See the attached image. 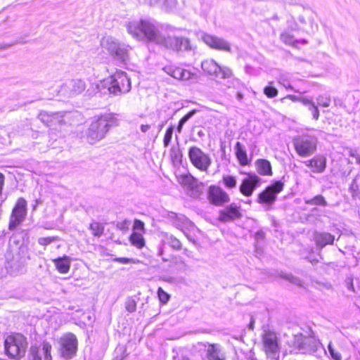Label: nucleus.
Returning <instances> with one entry per match:
<instances>
[{"label":"nucleus","mask_w":360,"mask_h":360,"mask_svg":"<svg viewBox=\"0 0 360 360\" xmlns=\"http://www.w3.org/2000/svg\"><path fill=\"white\" fill-rule=\"evenodd\" d=\"M129 241L132 245L138 249H142L146 245L143 233L138 231L132 232L129 236Z\"/></svg>","instance_id":"obj_30"},{"label":"nucleus","mask_w":360,"mask_h":360,"mask_svg":"<svg viewBox=\"0 0 360 360\" xmlns=\"http://www.w3.org/2000/svg\"><path fill=\"white\" fill-rule=\"evenodd\" d=\"M164 46L174 51H189L192 49L190 41L185 37L168 36Z\"/></svg>","instance_id":"obj_14"},{"label":"nucleus","mask_w":360,"mask_h":360,"mask_svg":"<svg viewBox=\"0 0 360 360\" xmlns=\"http://www.w3.org/2000/svg\"><path fill=\"white\" fill-rule=\"evenodd\" d=\"M165 241L167 244H169L173 249L179 250L181 247V243L175 237L173 236H169L167 233H165Z\"/></svg>","instance_id":"obj_34"},{"label":"nucleus","mask_w":360,"mask_h":360,"mask_svg":"<svg viewBox=\"0 0 360 360\" xmlns=\"http://www.w3.org/2000/svg\"><path fill=\"white\" fill-rule=\"evenodd\" d=\"M201 67L203 71L207 74L221 79L230 78L232 75V72L229 68L219 66L212 59L203 60L201 63Z\"/></svg>","instance_id":"obj_8"},{"label":"nucleus","mask_w":360,"mask_h":360,"mask_svg":"<svg viewBox=\"0 0 360 360\" xmlns=\"http://www.w3.org/2000/svg\"><path fill=\"white\" fill-rule=\"evenodd\" d=\"M223 183L228 189L234 188L236 186V179L233 176H223Z\"/></svg>","instance_id":"obj_38"},{"label":"nucleus","mask_w":360,"mask_h":360,"mask_svg":"<svg viewBox=\"0 0 360 360\" xmlns=\"http://www.w3.org/2000/svg\"><path fill=\"white\" fill-rule=\"evenodd\" d=\"M90 229L94 236L100 237L103 233L104 228L101 224L93 222L90 224Z\"/></svg>","instance_id":"obj_35"},{"label":"nucleus","mask_w":360,"mask_h":360,"mask_svg":"<svg viewBox=\"0 0 360 360\" xmlns=\"http://www.w3.org/2000/svg\"><path fill=\"white\" fill-rule=\"evenodd\" d=\"M328 349L330 353L331 358L334 360H342L341 354L336 351L333 346L332 342H330L328 345Z\"/></svg>","instance_id":"obj_42"},{"label":"nucleus","mask_w":360,"mask_h":360,"mask_svg":"<svg viewBox=\"0 0 360 360\" xmlns=\"http://www.w3.org/2000/svg\"><path fill=\"white\" fill-rule=\"evenodd\" d=\"M285 278L292 283H295L298 285H301V281L299 278H295L292 275H287Z\"/></svg>","instance_id":"obj_54"},{"label":"nucleus","mask_w":360,"mask_h":360,"mask_svg":"<svg viewBox=\"0 0 360 360\" xmlns=\"http://www.w3.org/2000/svg\"><path fill=\"white\" fill-rule=\"evenodd\" d=\"M125 27L129 35L138 41H148L164 46L167 37L160 32L158 23L151 19H134L127 21Z\"/></svg>","instance_id":"obj_1"},{"label":"nucleus","mask_w":360,"mask_h":360,"mask_svg":"<svg viewBox=\"0 0 360 360\" xmlns=\"http://www.w3.org/2000/svg\"><path fill=\"white\" fill-rule=\"evenodd\" d=\"M304 202L307 205H321V206H326L327 202L326 201L323 196L321 195H316L311 199H307L304 200Z\"/></svg>","instance_id":"obj_32"},{"label":"nucleus","mask_w":360,"mask_h":360,"mask_svg":"<svg viewBox=\"0 0 360 360\" xmlns=\"http://www.w3.org/2000/svg\"><path fill=\"white\" fill-rule=\"evenodd\" d=\"M120 42L110 36L103 37L101 41V46L104 51H106L110 56L115 51Z\"/></svg>","instance_id":"obj_24"},{"label":"nucleus","mask_w":360,"mask_h":360,"mask_svg":"<svg viewBox=\"0 0 360 360\" xmlns=\"http://www.w3.org/2000/svg\"><path fill=\"white\" fill-rule=\"evenodd\" d=\"M272 84H273V82H269L270 85L268 86H266L264 89V94L268 98H274L278 95V91L275 87L271 86Z\"/></svg>","instance_id":"obj_41"},{"label":"nucleus","mask_w":360,"mask_h":360,"mask_svg":"<svg viewBox=\"0 0 360 360\" xmlns=\"http://www.w3.org/2000/svg\"><path fill=\"white\" fill-rule=\"evenodd\" d=\"M27 202L23 198H19L11 216L9 229H13L19 225L25 219L27 213Z\"/></svg>","instance_id":"obj_10"},{"label":"nucleus","mask_w":360,"mask_h":360,"mask_svg":"<svg viewBox=\"0 0 360 360\" xmlns=\"http://www.w3.org/2000/svg\"><path fill=\"white\" fill-rule=\"evenodd\" d=\"M133 231L143 233L145 232L144 223L139 219H135L133 226Z\"/></svg>","instance_id":"obj_46"},{"label":"nucleus","mask_w":360,"mask_h":360,"mask_svg":"<svg viewBox=\"0 0 360 360\" xmlns=\"http://www.w3.org/2000/svg\"><path fill=\"white\" fill-rule=\"evenodd\" d=\"M129 225V222L127 220L122 221L117 224V228L123 231L128 229Z\"/></svg>","instance_id":"obj_53"},{"label":"nucleus","mask_w":360,"mask_h":360,"mask_svg":"<svg viewBox=\"0 0 360 360\" xmlns=\"http://www.w3.org/2000/svg\"><path fill=\"white\" fill-rule=\"evenodd\" d=\"M350 155L356 159V162L357 164L360 165V155L351 153Z\"/></svg>","instance_id":"obj_59"},{"label":"nucleus","mask_w":360,"mask_h":360,"mask_svg":"<svg viewBox=\"0 0 360 360\" xmlns=\"http://www.w3.org/2000/svg\"><path fill=\"white\" fill-rule=\"evenodd\" d=\"M56 240L54 237H41L38 239V243L41 245H47Z\"/></svg>","instance_id":"obj_49"},{"label":"nucleus","mask_w":360,"mask_h":360,"mask_svg":"<svg viewBox=\"0 0 360 360\" xmlns=\"http://www.w3.org/2000/svg\"><path fill=\"white\" fill-rule=\"evenodd\" d=\"M4 183V176L1 173H0V195L1 194Z\"/></svg>","instance_id":"obj_58"},{"label":"nucleus","mask_w":360,"mask_h":360,"mask_svg":"<svg viewBox=\"0 0 360 360\" xmlns=\"http://www.w3.org/2000/svg\"><path fill=\"white\" fill-rule=\"evenodd\" d=\"M30 360H41V356L38 354L37 347H32L30 349Z\"/></svg>","instance_id":"obj_51"},{"label":"nucleus","mask_w":360,"mask_h":360,"mask_svg":"<svg viewBox=\"0 0 360 360\" xmlns=\"http://www.w3.org/2000/svg\"><path fill=\"white\" fill-rule=\"evenodd\" d=\"M316 101L318 103V105L323 108H327L330 106L331 103L330 96L327 94H321L319 95L316 98Z\"/></svg>","instance_id":"obj_36"},{"label":"nucleus","mask_w":360,"mask_h":360,"mask_svg":"<svg viewBox=\"0 0 360 360\" xmlns=\"http://www.w3.org/2000/svg\"><path fill=\"white\" fill-rule=\"evenodd\" d=\"M236 155L239 163L243 165H247L249 164L246 150L244 146L240 142H237L235 146Z\"/></svg>","instance_id":"obj_28"},{"label":"nucleus","mask_w":360,"mask_h":360,"mask_svg":"<svg viewBox=\"0 0 360 360\" xmlns=\"http://www.w3.org/2000/svg\"><path fill=\"white\" fill-rule=\"evenodd\" d=\"M321 345V344L319 339L313 336L305 337L302 340L300 349L304 352H315Z\"/></svg>","instance_id":"obj_20"},{"label":"nucleus","mask_w":360,"mask_h":360,"mask_svg":"<svg viewBox=\"0 0 360 360\" xmlns=\"http://www.w3.org/2000/svg\"><path fill=\"white\" fill-rule=\"evenodd\" d=\"M136 304L133 300H129L126 302V309L129 312H134L136 311Z\"/></svg>","instance_id":"obj_50"},{"label":"nucleus","mask_w":360,"mask_h":360,"mask_svg":"<svg viewBox=\"0 0 360 360\" xmlns=\"http://www.w3.org/2000/svg\"><path fill=\"white\" fill-rule=\"evenodd\" d=\"M287 98L292 100V101H299V98H297V96H292V95H289L287 96Z\"/></svg>","instance_id":"obj_61"},{"label":"nucleus","mask_w":360,"mask_h":360,"mask_svg":"<svg viewBox=\"0 0 360 360\" xmlns=\"http://www.w3.org/2000/svg\"><path fill=\"white\" fill-rule=\"evenodd\" d=\"M112 260L114 262H118L120 264H127L129 263H133V264L136 263L135 259H131V258H127V257H115Z\"/></svg>","instance_id":"obj_48"},{"label":"nucleus","mask_w":360,"mask_h":360,"mask_svg":"<svg viewBox=\"0 0 360 360\" xmlns=\"http://www.w3.org/2000/svg\"><path fill=\"white\" fill-rule=\"evenodd\" d=\"M179 183L187 189H193L198 184L197 180L191 174H181L178 177Z\"/></svg>","instance_id":"obj_27"},{"label":"nucleus","mask_w":360,"mask_h":360,"mask_svg":"<svg viewBox=\"0 0 360 360\" xmlns=\"http://www.w3.org/2000/svg\"><path fill=\"white\" fill-rule=\"evenodd\" d=\"M85 87V84L82 80H70L60 87L58 94L65 97H72L82 93Z\"/></svg>","instance_id":"obj_12"},{"label":"nucleus","mask_w":360,"mask_h":360,"mask_svg":"<svg viewBox=\"0 0 360 360\" xmlns=\"http://www.w3.org/2000/svg\"><path fill=\"white\" fill-rule=\"evenodd\" d=\"M256 237L257 239H263L264 238L263 231H260L257 232Z\"/></svg>","instance_id":"obj_60"},{"label":"nucleus","mask_w":360,"mask_h":360,"mask_svg":"<svg viewBox=\"0 0 360 360\" xmlns=\"http://www.w3.org/2000/svg\"><path fill=\"white\" fill-rule=\"evenodd\" d=\"M163 71L173 78L183 82H191L196 79V75L188 70L168 65L162 68Z\"/></svg>","instance_id":"obj_11"},{"label":"nucleus","mask_w":360,"mask_h":360,"mask_svg":"<svg viewBox=\"0 0 360 360\" xmlns=\"http://www.w3.org/2000/svg\"><path fill=\"white\" fill-rule=\"evenodd\" d=\"M217 352H218V348H217V345H211L207 348V354L210 355V354H214Z\"/></svg>","instance_id":"obj_56"},{"label":"nucleus","mask_w":360,"mask_h":360,"mask_svg":"<svg viewBox=\"0 0 360 360\" xmlns=\"http://www.w3.org/2000/svg\"><path fill=\"white\" fill-rule=\"evenodd\" d=\"M41 350H42L44 360H52V357L51 355V345L49 342H44L42 343Z\"/></svg>","instance_id":"obj_39"},{"label":"nucleus","mask_w":360,"mask_h":360,"mask_svg":"<svg viewBox=\"0 0 360 360\" xmlns=\"http://www.w3.org/2000/svg\"><path fill=\"white\" fill-rule=\"evenodd\" d=\"M27 345L26 338L20 334L8 335L4 341L6 354L12 359L24 356Z\"/></svg>","instance_id":"obj_4"},{"label":"nucleus","mask_w":360,"mask_h":360,"mask_svg":"<svg viewBox=\"0 0 360 360\" xmlns=\"http://www.w3.org/2000/svg\"><path fill=\"white\" fill-rule=\"evenodd\" d=\"M131 47L129 45L120 43L111 55L115 60L124 63L129 58Z\"/></svg>","instance_id":"obj_23"},{"label":"nucleus","mask_w":360,"mask_h":360,"mask_svg":"<svg viewBox=\"0 0 360 360\" xmlns=\"http://www.w3.org/2000/svg\"><path fill=\"white\" fill-rule=\"evenodd\" d=\"M281 39L285 44L292 46H296L297 43L299 42L297 40L295 39L294 36L288 31H284L283 32L281 33Z\"/></svg>","instance_id":"obj_31"},{"label":"nucleus","mask_w":360,"mask_h":360,"mask_svg":"<svg viewBox=\"0 0 360 360\" xmlns=\"http://www.w3.org/2000/svg\"><path fill=\"white\" fill-rule=\"evenodd\" d=\"M257 172L263 176H271V165L269 161L264 159H259L255 162Z\"/></svg>","instance_id":"obj_25"},{"label":"nucleus","mask_w":360,"mask_h":360,"mask_svg":"<svg viewBox=\"0 0 360 360\" xmlns=\"http://www.w3.org/2000/svg\"><path fill=\"white\" fill-rule=\"evenodd\" d=\"M308 110L311 111L313 118L315 120H318L319 118V110L318 108V105H316L315 103H314L308 108Z\"/></svg>","instance_id":"obj_47"},{"label":"nucleus","mask_w":360,"mask_h":360,"mask_svg":"<svg viewBox=\"0 0 360 360\" xmlns=\"http://www.w3.org/2000/svg\"><path fill=\"white\" fill-rule=\"evenodd\" d=\"M196 112L195 110H193L187 113L185 116H184L179 121V125L177 127V131L179 133L181 132L182 127L184 124L191 118L192 117Z\"/></svg>","instance_id":"obj_40"},{"label":"nucleus","mask_w":360,"mask_h":360,"mask_svg":"<svg viewBox=\"0 0 360 360\" xmlns=\"http://www.w3.org/2000/svg\"><path fill=\"white\" fill-rule=\"evenodd\" d=\"M208 360H224V359L219 356V352H217L214 354H210L207 355Z\"/></svg>","instance_id":"obj_55"},{"label":"nucleus","mask_w":360,"mask_h":360,"mask_svg":"<svg viewBox=\"0 0 360 360\" xmlns=\"http://www.w3.org/2000/svg\"><path fill=\"white\" fill-rule=\"evenodd\" d=\"M58 112L49 114L46 112H42L39 115V117L44 123L49 125V124L52 122L53 120L58 118Z\"/></svg>","instance_id":"obj_33"},{"label":"nucleus","mask_w":360,"mask_h":360,"mask_svg":"<svg viewBox=\"0 0 360 360\" xmlns=\"http://www.w3.org/2000/svg\"><path fill=\"white\" fill-rule=\"evenodd\" d=\"M304 163L312 172L322 173L326 167V158L322 155H316L311 160L304 161Z\"/></svg>","instance_id":"obj_19"},{"label":"nucleus","mask_w":360,"mask_h":360,"mask_svg":"<svg viewBox=\"0 0 360 360\" xmlns=\"http://www.w3.org/2000/svg\"><path fill=\"white\" fill-rule=\"evenodd\" d=\"M119 124L118 119L113 114H105L94 117L86 134L88 141L96 143L103 139L111 127Z\"/></svg>","instance_id":"obj_2"},{"label":"nucleus","mask_w":360,"mask_h":360,"mask_svg":"<svg viewBox=\"0 0 360 360\" xmlns=\"http://www.w3.org/2000/svg\"><path fill=\"white\" fill-rule=\"evenodd\" d=\"M188 158L191 164L201 172H207L212 163L210 155L197 146L189 148Z\"/></svg>","instance_id":"obj_5"},{"label":"nucleus","mask_w":360,"mask_h":360,"mask_svg":"<svg viewBox=\"0 0 360 360\" xmlns=\"http://www.w3.org/2000/svg\"><path fill=\"white\" fill-rule=\"evenodd\" d=\"M202 41L210 47L221 51H229L230 45L224 39L204 34L202 36Z\"/></svg>","instance_id":"obj_16"},{"label":"nucleus","mask_w":360,"mask_h":360,"mask_svg":"<svg viewBox=\"0 0 360 360\" xmlns=\"http://www.w3.org/2000/svg\"><path fill=\"white\" fill-rule=\"evenodd\" d=\"M62 324V321L60 319V322L54 326L55 328H56L57 327H59L60 325Z\"/></svg>","instance_id":"obj_63"},{"label":"nucleus","mask_w":360,"mask_h":360,"mask_svg":"<svg viewBox=\"0 0 360 360\" xmlns=\"http://www.w3.org/2000/svg\"><path fill=\"white\" fill-rule=\"evenodd\" d=\"M299 101L307 108L314 103L312 98L307 97H300L299 98Z\"/></svg>","instance_id":"obj_52"},{"label":"nucleus","mask_w":360,"mask_h":360,"mask_svg":"<svg viewBox=\"0 0 360 360\" xmlns=\"http://www.w3.org/2000/svg\"><path fill=\"white\" fill-rule=\"evenodd\" d=\"M71 258L67 255L53 259L57 271L63 274H67L70 269Z\"/></svg>","instance_id":"obj_21"},{"label":"nucleus","mask_w":360,"mask_h":360,"mask_svg":"<svg viewBox=\"0 0 360 360\" xmlns=\"http://www.w3.org/2000/svg\"><path fill=\"white\" fill-rule=\"evenodd\" d=\"M240 217V207L232 203L220 212L219 219L221 221H229Z\"/></svg>","instance_id":"obj_18"},{"label":"nucleus","mask_w":360,"mask_h":360,"mask_svg":"<svg viewBox=\"0 0 360 360\" xmlns=\"http://www.w3.org/2000/svg\"><path fill=\"white\" fill-rule=\"evenodd\" d=\"M260 182V178L255 174H248L239 188L240 192L245 196H251Z\"/></svg>","instance_id":"obj_15"},{"label":"nucleus","mask_w":360,"mask_h":360,"mask_svg":"<svg viewBox=\"0 0 360 360\" xmlns=\"http://www.w3.org/2000/svg\"><path fill=\"white\" fill-rule=\"evenodd\" d=\"M263 344L267 356L274 358L279 351L276 334L271 331L266 332L263 335Z\"/></svg>","instance_id":"obj_13"},{"label":"nucleus","mask_w":360,"mask_h":360,"mask_svg":"<svg viewBox=\"0 0 360 360\" xmlns=\"http://www.w3.org/2000/svg\"><path fill=\"white\" fill-rule=\"evenodd\" d=\"M143 3L150 6H158L166 11H170L176 8V0H142Z\"/></svg>","instance_id":"obj_22"},{"label":"nucleus","mask_w":360,"mask_h":360,"mask_svg":"<svg viewBox=\"0 0 360 360\" xmlns=\"http://www.w3.org/2000/svg\"><path fill=\"white\" fill-rule=\"evenodd\" d=\"M314 239L316 245L322 248L326 245L333 244L335 237L328 233H317Z\"/></svg>","instance_id":"obj_26"},{"label":"nucleus","mask_w":360,"mask_h":360,"mask_svg":"<svg viewBox=\"0 0 360 360\" xmlns=\"http://www.w3.org/2000/svg\"><path fill=\"white\" fill-rule=\"evenodd\" d=\"M150 129V126L149 124H141V131L143 133H146Z\"/></svg>","instance_id":"obj_57"},{"label":"nucleus","mask_w":360,"mask_h":360,"mask_svg":"<svg viewBox=\"0 0 360 360\" xmlns=\"http://www.w3.org/2000/svg\"><path fill=\"white\" fill-rule=\"evenodd\" d=\"M60 316H61V315H60V314H56V315L54 316V318H56V319H58V318H60Z\"/></svg>","instance_id":"obj_64"},{"label":"nucleus","mask_w":360,"mask_h":360,"mask_svg":"<svg viewBox=\"0 0 360 360\" xmlns=\"http://www.w3.org/2000/svg\"><path fill=\"white\" fill-rule=\"evenodd\" d=\"M101 85L106 86L108 92L113 95L127 94L131 88L130 79L122 71H117L110 77L101 82ZM98 88H100V84Z\"/></svg>","instance_id":"obj_3"},{"label":"nucleus","mask_w":360,"mask_h":360,"mask_svg":"<svg viewBox=\"0 0 360 360\" xmlns=\"http://www.w3.org/2000/svg\"><path fill=\"white\" fill-rule=\"evenodd\" d=\"M170 217L173 219L174 225L182 231H184V228L188 227L191 224V221L184 215L172 213Z\"/></svg>","instance_id":"obj_29"},{"label":"nucleus","mask_w":360,"mask_h":360,"mask_svg":"<svg viewBox=\"0 0 360 360\" xmlns=\"http://www.w3.org/2000/svg\"><path fill=\"white\" fill-rule=\"evenodd\" d=\"M253 325H254V321L252 320V321H251V322H250V325H249V328H250L251 330H253V328H254Z\"/></svg>","instance_id":"obj_62"},{"label":"nucleus","mask_w":360,"mask_h":360,"mask_svg":"<svg viewBox=\"0 0 360 360\" xmlns=\"http://www.w3.org/2000/svg\"><path fill=\"white\" fill-rule=\"evenodd\" d=\"M173 130L172 127H170L167 129L163 139L165 147H167L169 146L172 137Z\"/></svg>","instance_id":"obj_45"},{"label":"nucleus","mask_w":360,"mask_h":360,"mask_svg":"<svg viewBox=\"0 0 360 360\" xmlns=\"http://www.w3.org/2000/svg\"><path fill=\"white\" fill-rule=\"evenodd\" d=\"M158 298L162 304H166L169 300V295L163 290L162 288H159L158 290Z\"/></svg>","instance_id":"obj_43"},{"label":"nucleus","mask_w":360,"mask_h":360,"mask_svg":"<svg viewBox=\"0 0 360 360\" xmlns=\"http://www.w3.org/2000/svg\"><path fill=\"white\" fill-rule=\"evenodd\" d=\"M349 190L353 198H355L359 195V186L355 179H354L351 183Z\"/></svg>","instance_id":"obj_44"},{"label":"nucleus","mask_w":360,"mask_h":360,"mask_svg":"<svg viewBox=\"0 0 360 360\" xmlns=\"http://www.w3.org/2000/svg\"><path fill=\"white\" fill-rule=\"evenodd\" d=\"M293 145L300 156L308 157L316 149V139L310 136H300L293 139Z\"/></svg>","instance_id":"obj_6"},{"label":"nucleus","mask_w":360,"mask_h":360,"mask_svg":"<svg viewBox=\"0 0 360 360\" xmlns=\"http://www.w3.org/2000/svg\"><path fill=\"white\" fill-rule=\"evenodd\" d=\"M60 352L63 357L72 358L77 352V340L72 333H66L60 340Z\"/></svg>","instance_id":"obj_7"},{"label":"nucleus","mask_w":360,"mask_h":360,"mask_svg":"<svg viewBox=\"0 0 360 360\" xmlns=\"http://www.w3.org/2000/svg\"><path fill=\"white\" fill-rule=\"evenodd\" d=\"M284 184L281 181H276L268 186L258 196L259 203L272 204L276 200V195L283 191Z\"/></svg>","instance_id":"obj_9"},{"label":"nucleus","mask_w":360,"mask_h":360,"mask_svg":"<svg viewBox=\"0 0 360 360\" xmlns=\"http://www.w3.org/2000/svg\"><path fill=\"white\" fill-rule=\"evenodd\" d=\"M209 198L211 202L216 205H221L230 200L229 195L221 188L211 186L209 191Z\"/></svg>","instance_id":"obj_17"},{"label":"nucleus","mask_w":360,"mask_h":360,"mask_svg":"<svg viewBox=\"0 0 360 360\" xmlns=\"http://www.w3.org/2000/svg\"><path fill=\"white\" fill-rule=\"evenodd\" d=\"M278 82L286 89H293L290 82V75L288 74L281 75L278 78Z\"/></svg>","instance_id":"obj_37"}]
</instances>
